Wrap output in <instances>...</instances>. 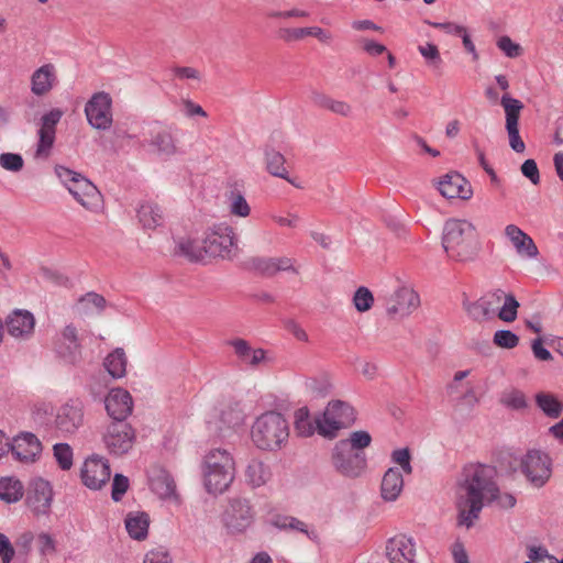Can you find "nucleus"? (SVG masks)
Masks as SVG:
<instances>
[{"mask_svg": "<svg viewBox=\"0 0 563 563\" xmlns=\"http://www.w3.org/2000/svg\"><path fill=\"white\" fill-rule=\"evenodd\" d=\"M139 221L145 229H155L163 222L161 208L153 202H144L137 209Z\"/></svg>", "mask_w": 563, "mask_h": 563, "instance_id": "34", "label": "nucleus"}, {"mask_svg": "<svg viewBox=\"0 0 563 563\" xmlns=\"http://www.w3.org/2000/svg\"><path fill=\"white\" fill-rule=\"evenodd\" d=\"M462 307L474 321L481 322L488 319V309L484 308V298L476 301H470L467 298H464Z\"/></svg>", "mask_w": 563, "mask_h": 563, "instance_id": "42", "label": "nucleus"}, {"mask_svg": "<svg viewBox=\"0 0 563 563\" xmlns=\"http://www.w3.org/2000/svg\"><path fill=\"white\" fill-rule=\"evenodd\" d=\"M24 495V486L15 477H1L0 478V499L8 503H16Z\"/></svg>", "mask_w": 563, "mask_h": 563, "instance_id": "33", "label": "nucleus"}, {"mask_svg": "<svg viewBox=\"0 0 563 563\" xmlns=\"http://www.w3.org/2000/svg\"><path fill=\"white\" fill-rule=\"evenodd\" d=\"M310 99L314 106H317L319 108L328 109V110L330 109V104H332V101H333V99L331 97L327 96L323 92H319L316 90L311 92Z\"/></svg>", "mask_w": 563, "mask_h": 563, "instance_id": "64", "label": "nucleus"}, {"mask_svg": "<svg viewBox=\"0 0 563 563\" xmlns=\"http://www.w3.org/2000/svg\"><path fill=\"white\" fill-rule=\"evenodd\" d=\"M332 464L341 475L356 478L365 472L367 459L364 451H354L345 442H336L332 451Z\"/></svg>", "mask_w": 563, "mask_h": 563, "instance_id": "6", "label": "nucleus"}, {"mask_svg": "<svg viewBox=\"0 0 563 563\" xmlns=\"http://www.w3.org/2000/svg\"><path fill=\"white\" fill-rule=\"evenodd\" d=\"M88 123L97 130H108L112 124V99L107 92L95 93L85 106Z\"/></svg>", "mask_w": 563, "mask_h": 563, "instance_id": "11", "label": "nucleus"}, {"mask_svg": "<svg viewBox=\"0 0 563 563\" xmlns=\"http://www.w3.org/2000/svg\"><path fill=\"white\" fill-rule=\"evenodd\" d=\"M333 415L328 416L325 409L322 416L316 418L317 432L320 435L333 439L338 435V431L344 428V422H339Z\"/></svg>", "mask_w": 563, "mask_h": 563, "instance_id": "39", "label": "nucleus"}, {"mask_svg": "<svg viewBox=\"0 0 563 563\" xmlns=\"http://www.w3.org/2000/svg\"><path fill=\"white\" fill-rule=\"evenodd\" d=\"M442 245L451 258L472 260L478 251L475 227L467 220H448L443 227Z\"/></svg>", "mask_w": 563, "mask_h": 563, "instance_id": "2", "label": "nucleus"}, {"mask_svg": "<svg viewBox=\"0 0 563 563\" xmlns=\"http://www.w3.org/2000/svg\"><path fill=\"white\" fill-rule=\"evenodd\" d=\"M176 256H181L190 262H201L206 257L205 244L201 246L191 240H180L174 250Z\"/></svg>", "mask_w": 563, "mask_h": 563, "instance_id": "35", "label": "nucleus"}, {"mask_svg": "<svg viewBox=\"0 0 563 563\" xmlns=\"http://www.w3.org/2000/svg\"><path fill=\"white\" fill-rule=\"evenodd\" d=\"M295 430L301 437H310L317 431L316 419H310L307 407L299 408L295 412Z\"/></svg>", "mask_w": 563, "mask_h": 563, "instance_id": "40", "label": "nucleus"}, {"mask_svg": "<svg viewBox=\"0 0 563 563\" xmlns=\"http://www.w3.org/2000/svg\"><path fill=\"white\" fill-rule=\"evenodd\" d=\"M126 364L128 358L122 347L114 349L103 361V366L108 374L117 379L125 376Z\"/></svg>", "mask_w": 563, "mask_h": 563, "instance_id": "32", "label": "nucleus"}, {"mask_svg": "<svg viewBox=\"0 0 563 563\" xmlns=\"http://www.w3.org/2000/svg\"><path fill=\"white\" fill-rule=\"evenodd\" d=\"M143 563H173V560L166 550L154 549L145 554Z\"/></svg>", "mask_w": 563, "mask_h": 563, "instance_id": "59", "label": "nucleus"}, {"mask_svg": "<svg viewBox=\"0 0 563 563\" xmlns=\"http://www.w3.org/2000/svg\"><path fill=\"white\" fill-rule=\"evenodd\" d=\"M54 492L51 483L42 477L32 478L25 489V505L35 517L51 512Z\"/></svg>", "mask_w": 563, "mask_h": 563, "instance_id": "8", "label": "nucleus"}, {"mask_svg": "<svg viewBox=\"0 0 563 563\" xmlns=\"http://www.w3.org/2000/svg\"><path fill=\"white\" fill-rule=\"evenodd\" d=\"M520 471L530 485L540 488L551 477L552 460L540 450H530L520 460Z\"/></svg>", "mask_w": 563, "mask_h": 563, "instance_id": "5", "label": "nucleus"}, {"mask_svg": "<svg viewBox=\"0 0 563 563\" xmlns=\"http://www.w3.org/2000/svg\"><path fill=\"white\" fill-rule=\"evenodd\" d=\"M542 339L537 338L532 341L531 349L534 357L539 361H551L552 354L549 350H547L542 344Z\"/></svg>", "mask_w": 563, "mask_h": 563, "instance_id": "61", "label": "nucleus"}, {"mask_svg": "<svg viewBox=\"0 0 563 563\" xmlns=\"http://www.w3.org/2000/svg\"><path fill=\"white\" fill-rule=\"evenodd\" d=\"M266 170L274 177L283 178L295 185L288 177L285 156L273 147L266 146L264 150Z\"/></svg>", "mask_w": 563, "mask_h": 563, "instance_id": "27", "label": "nucleus"}, {"mask_svg": "<svg viewBox=\"0 0 563 563\" xmlns=\"http://www.w3.org/2000/svg\"><path fill=\"white\" fill-rule=\"evenodd\" d=\"M505 235L510 240L519 255H526L529 258H536L539 254L533 240L515 224H508L505 228Z\"/></svg>", "mask_w": 563, "mask_h": 563, "instance_id": "23", "label": "nucleus"}, {"mask_svg": "<svg viewBox=\"0 0 563 563\" xmlns=\"http://www.w3.org/2000/svg\"><path fill=\"white\" fill-rule=\"evenodd\" d=\"M150 145L154 147L156 154L170 157L178 153L177 140L170 128L161 122H153L150 124Z\"/></svg>", "mask_w": 563, "mask_h": 563, "instance_id": "19", "label": "nucleus"}, {"mask_svg": "<svg viewBox=\"0 0 563 563\" xmlns=\"http://www.w3.org/2000/svg\"><path fill=\"white\" fill-rule=\"evenodd\" d=\"M418 49L428 64L434 66H439L441 64V56L437 45L427 43L426 45H420Z\"/></svg>", "mask_w": 563, "mask_h": 563, "instance_id": "55", "label": "nucleus"}, {"mask_svg": "<svg viewBox=\"0 0 563 563\" xmlns=\"http://www.w3.org/2000/svg\"><path fill=\"white\" fill-rule=\"evenodd\" d=\"M420 306L418 294L410 287L400 286L386 300V311L391 318H405Z\"/></svg>", "mask_w": 563, "mask_h": 563, "instance_id": "13", "label": "nucleus"}, {"mask_svg": "<svg viewBox=\"0 0 563 563\" xmlns=\"http://www.w3.org/2000/svg\"><path fill=\"white\" fill-rule=\"evenodd\" d=\"M493 342L498 347L510 350L519 344V336L510 330H498L494 333Z\"/></svg>", "mask_w": 563, "mask_h": 563, "instance_id": "47", "label": "nucleus"}, {"mask_svg": "<svg viewBox=\"0 0 563 563\" xmlns=\"http://www.w3.org/2000/svg\"><path fill=\"white\" fill-rule=\"evenodd\" d=\"M150 517L146 512H131L125 518V529L134 540H145L148 534Z\"/></svg>", "mask_w": 563, "mask_h": 563, "instance_id": "28", "label": "nucleus"}, {"mask_svg": "<svg viewBox=\"0 0 563 563\" xmlns=\"http://www.w3.org/2000/svg\"><path fill=\"white\" fill-rule=\"evenodd\" d=\"M9 452L18 462L34 463L40 457L42 444L35 434L23 432L13 438Z\"/></svg>", "mask_w": 563, "mask_h": 563, "instance_id": "16", "label": "nucleus"}, {"mask_svg": "<svg viewBox=\"0 0 563 563\" xmlns=\"http://www.w3.org/2000/svg\"><path fill=\"white\" fill-rule=\"evenodd\" d=\"M500 104L505 110V128L509 139V146L516 153H523L526 145L519 134V119L520 112L525 106L520 100L511 97L509 93H505L501 97Z\"/></svg>", "mask_w": 563, "mask_h": 563, "instance_id": "10", "label": "nucleus"}, {"mask_svg": "<svg viewBox=\"0 0 563 563\" xmlns=\"http://www.w3.org/2000/svg\"><path fill=\"white\" fill-rule=\"evenodd\" d=\"M129 488V478L122 474H115L112 482L111 497L120 501Z\"/></svg>", "mask_w": 563, "mask_h": 563, "instance_id": "52", "label": "nucleus"}, {"mask_svg": "<svg viewBox=\"0 0 563 563\" xmlns=\"http://www.w3.org/2000/svg\"><path fill=\"white\" fill-rule=\"evenodd\" d=\"M274 525L283 530H296L306 533L308 537H310L307 526L303 521L291 517V516H280L277 517L274 521Z\"/></svg>", "mask_w": 563, "mask_h": 563, "instance_id": "48", "label": "nucleus"}, {"mask_svg": "<svg viewBox=\"0 0 563 563\" xmlns=\"http://www.w3.org/2000/svg\"><path fill=\"white\" fill-rule=\"evenodd\" d=\"M225 196L228 208L232 216L240 218H246L250 216L251 207L241 190L233 188L228 191Z\"/></svg>", "mask_w": 563, "mask_h": 563, "instance_id": "36", "label": "nucleus"}, {"mask_svg": "<svg viewBox=\"0 0 563 563\" xmlns=\"http://www.w3.org/2000/svg\"><path fill=\"white\" fill-rule=\"evenodd\" d=\"M107 307V300L103 296L90 291L81 296L76 303V312L79 318L86 320L100 316Z\"/></svg>", "mask_w": 563, "mask_h": 563, "instance_id": "24", "label": "nucleus"}, {"mask_svg": "<svg viewBox=\"0 0 563 563\" xmlns=\"http://www.w3.org/2000/svg\"><path fill=\"white\" fill-rule=\"evenodd\" d=\"M353 303L358 312H366L374 303L373 294L367 287L361 286L354 292Z\"/></svg>", "mask_w": 563, "mask_h": 563, "instance_id": "46", "label": "nucleus"}, {"mask_svg": "<svg viewBox=\"0 0 563 563\" xmlns=\"http://www.w3.org/2000/svg\"><path fill=\"white\" fill-rule=\"evenodd\" d=\"M233 346L236 356L241 362L256 366L265 358V351L263 349H252L247 341L243 339H235L230 342Z\"/></svg>", "mask_w": 563, "mask_h": 563, "instance_id": "29", "label": "nucleus"}, {"mask_svg": "<svg viewBox=\"0 0 563 563\" xmlns=\"http://www.w3.org/2000/svg\"><path fill=\"white\" fill-rule=\"evenodd\" d=\"M54 456L63 470H70V446L67 443L55 444Z\"/></svg>", "mask_w": 563, "mask_h": 563, "instance_id": "51", "label": "nucleus"}, {"mask_svg": "<svg viewBox=\"0 0 563 563\" xmlns=\"http://www.w3.org/2000/svg\"><path fill=\"white\" fill-rule=\"evenodd\" d=\"M203 244L205 253L211 257L232 258L235 255L234 231L227 224L214 225L207 233Z\"/></svg>", "mask_w": 563, "mask_h": 563, "instance_id": "7", "label": "nucleus"}, {"mask_svg": "<svg viewBox=\"0 0 563 563\" xmlns=\"http://www.w3.org/2000/svg\"><path fill=\"white\" fill-rule=\"evenodd\" d=\"M519 302L512 294L505 296L503 306L497 316L505 322H512L517 319Z\"/></svg>", "mask_w": 563, "mask_h": 563, "instance_id": "43", "label": "nucleus"}, {"mask_svg": "<svg viewBox=\"0 0 563 563\" xmlns=\"http://www.w3.org/2000/svg\"><path fill=\"white\" fill-rule=\"evenodd\" d=\"M404 488V478L396 467L388 468L382 479L380 494L384 500L395 501Z\"/></svg>", "mask_w": 563, "mask_h": 563, "instance_id": "25", "label": "nucleus"}, {"mask_svg": "<svg viewBox=\"0 0 563 563\" xmlns=\"http://www.w3.org/2000/svg\"><path fill=\"white\" fill-rule=\"evenodd\" d=\"M104 407L111 422H126V418L132 413L133 399L130 393L123 388H112L104 399Z\"/></svg>", "mask_w": 563, "mask_h": 563, "instance_id": "17", "label": "nucleus"}, {"mask_svg": "<svg viewBox=\"0 0 563 563\" xmlns=\"http://www.w3.org/2000/svg\"><path fill=\"white\" fill-rule=\"evenodd\" d=\"M73 198L89 211H96L101 207V194L98 188L76 172H73Z\"/></svg>", "mask_w": 563, "mask_h": 563, "instance_id": "18", "label": "nucleus"}, {"mask_svg": "<svg viewBox=\"0 0 563 563\" xmlns=\"http://www.w3.org/2000/svg\"><path fill=\"white\" fill-rule=\"evenodd\" d=\"M0 166L9 172H20L24 166L23 157L16 153L0 154Z\"/></svg>", "mask_w": 563, "mask_h": 563, "instance_id": "49", "label": "nucleus"}, {"mask_svg": "<svg viewBox=\"0 0 563 563\" xmlns=\"http://www.w3.org/2000/svg\"><path fill=\"white\" fill-rule=\"evenodd\" d=\"M417 556L416 543L406 534L389 538L385 544V558L388 563H415Z\"/></svg>", "mask_w": 563, "mask_h": 563, "instance_id": "15", "label": "nucleus"}, {"mask_svg": "<svg viewBox=\"0 0 563 563\" xmlns=\"http://www.w3.org/2000/svg\"><path fill=\"white\" fill-rule=\"evenodd\" d=\"M37 548L42 555L47 556L52 555L56 551L55 540L45 532H42L37 536Z\"/></svg>", "mask_w": 563, "mask_h": 563, "instance_id": "57", "label": "nucleus"}, {"mask_svg": "<svg viewBox=\"0 0 563 563\" xmlns=\"http://www.w3.org/2000/svg\"><path fill=\"white\" fill-rule=\"evenodd\" d=\"M272 476L269 466L261 460H252L245 470V479L253 488L265 485Z\"/></svg>", "mask_w": 563, "mask_h": 563, "instance_id": "31", "label": "nucleus"}, {"mask_svg": "<svg viewBox=\"0 0 563 563\" xmlns=\"http://www.w3.org/2000/svg\"><path fill=\"white\" fill-rule=\"evenodd\" d=\"M339 442H345L347 448L354 451H363L371 445L372 437L367 431L358 430L353 431L347 439L340 440Z\"/></svg>", "mask_w": 563, "mask_h": 563, "instance_id": "45", "label": "nucleus"}, {"mask_svg": "<svg viewBox=\"0 0 563 563\" xmlns=\"http://www.w3.org/2000/svg\"><path fill=\"white\" fill-rule=\"evenodd\" d=\"M333 415L328 416L325 409L322 416L316 418L317 432L320 435L333 439L338 435V431L344 428V422H339Z\"/></svg>", "mask_w": 563, "mask_h": 563, "instance_id": "38", "label": "nucleus"}, {"mask_svg": "<svg viewBox=\"0 0 563 563\" xmlns=\"http://www.w3.org/2000/svg\"><path fill=\"white\" fill-rule=\"evenodd\" d=\"M251 266L256 272L266 276H274L276 274L274 257H254L251 260Z\"/></svg>", "mask_w": 563, "mask_h": 563, "instance_id": "50", "label": "nucleus"}, {"mask_svg": "<svg viewBox=\"0 0 563 563\" xmlns=\"http://www.w3.org/2000/svg\"><path fill=\"white\" fill-rule=\"evenodd\" d=\"M110 476L108 460L98 454L87 457L80 471L82 484L92 490L101 489L109 482Z\"/></svg>", "mask_w": 563, "mask_h": 563, "instance_id": "12", "label": "nucleus"}, {"mask_svg": "<svg viewBox=\"0 0 563 563\" xmlns=\"http://www.w3.org/2000/svg\"><path fill=\"white\" fill-rule=\"evenodd\" d=\"M63 111L53 109L45 113L41 119V128L38 130V142L36 155L47 154L55 141V126L60 121Z\"/></svg>", "mask_w": 563, "mask_h": 563, "instance_id": "20", "label": "nucleus"}, {"mask_svg": "<svg viewBox=\"0 0 563 563\" xmlns=\"http://www.w3.org/2000/svg\"><path fill=\"white\" fill-rule=\"evenodd\" d=\"M497 46L501 49L507 57L515 58L521 54V47L519 44L511 41L509 36H501L497 41Z\"/></svg>", "mask_w": 563, "mask_h": 563, "instance_id": "53", "label": "nucleus"}, {"mask_svg": "<svg viewBox=\"0 0 563 563\" xmlns=\"http://www.w3.org/2000/svg\"><path fill=\"white\" fill-rule=\"evenodd\" d=\"M253 510L246 499H232L223 514V522L232 533L245 531L253 522Z\"/></svg>", "mask_w": 563, "mask_h": 563, "instance_id": "14", "label": "nucleus"}, {"mask_svg": "<svg viewBox=\"0 0 563 563\" xmlns=\"http://www.w3.org/2000/svg\"><path fill=\"white\" fill-rule=\"evenodd\" d=\"M277 36L279 40L290 43L302 40L306 34V27L291 29V27H280L277 31Z\"/></svg>", "mask_w": 563, "mask_h": 563, "instance_id": "54", "label": "nucleus"}, {"mask_svg": "<svg viewBox=\"0 0 563 563\" xmlns=\"http://www.w3.org/2000/svg\"><path fill=\"white\" fill-rule=\"evenodd\" d=\"M136 439L135 430L128 422H111L103 434V442L110 454H126Z\"/></svg>", "mask_w": 563, "mask_h": 563, "instance_id": "9", "label": "nucleus"}, {"mask_svg": "<svg viewBox=\"0 0 563 563\" xmlns=\"http://www.w3.org/2000/svg\"><path fill=\"white\" fill-rule=\"evenodd\" d=\"M537 407L549 418L556 419L563 412V401L549 391H540L534 396Z\"/></svg>", "mask_w": 563, "mask_h": 563, "instance_id": "30", "label": "nucleus"}, {"mask_svg": "<svg viewBox=\"0 0 563 563\" xmlns=\"http://www.w3.org/2000/svg\"><path fill=\"white\" fill-rule=\"evenodd\" d=\"M520 169L522 175L527 177L533 185H538L540 183V173L534 159H526L522 163Z\"/></svg>", "mask_w": 563, "mask_h": 563, "instance_id": "58", "label": "nucleus"}, {"mask_svg": "<svg viewBox=\"0 0 563 563\" xmlns=\"http://www.w3.org/2000/svg\"><path fill=\"white\" fill-rule=\"evenodd\" d=\"M69 327H66L62 336L55 342V351L59 356L66 357L70 353V346L67 341L70 340L68 335Z\"/></svg>", "mask_w": 563, "mask_h": 563, "instance_id": "63", "label": "nucleus"}, {"mask_svg": "<svg viewBox=\"0 0 563 563\" xmlns=\"http://www.w3.org/2000/svg\"><path fill=\"white\" fill-rule=\"evenodd\" d=\"M438 189L446 199L461 198L467 200L473 195L471 184L459 173L445 175L439 181Z\"/></svg>", "mask_w": 563, "mask_h": 563, "instance_id": "21", "label": "nucleus"}, {"mask_svg": "<svg viewBox=\"0 0 563 563\" xmlns=\"http://www.w3.org/2000/svg\"><path fill=\"white\" fill-rule=\"evenodd\" d=\"M289 426L277 411H267L255 419L251 428L254 445L264 451L280 450L288 441Z\"/></svg>", "mask_w": 563, "mask_h": 563, "instance_id": "3", "label": "nucleus"}, {"mask_svg": "<svg viewBox=\"0 0 563 563\" xmlns=\"http://www.w3.org/2000/svg\"><path fill=\"white\" fill-rule=\"evenodd\" d=\"M5 325L10 335L27 339L33 333L35 319L30 311L16 309L8 316Z\"/></svg>", "mask_w": 563, "mask_h": 563, "instance_id": "22", "label": "nucleus"}, {"mask_svg": "<svg viewBox=\"0 0 563 563\" xmlns=\"http://www.w3.org/2000/svg\"><path fill=\"white\" fill-rule=\"evenodd\" d=\"M429 25L443 30L448 34L460 35L466 29L463 25L455 24L453 22H428Z\"/></svg>", "mask_w": 563, "mask_h": 563, "instance_id": "62", "label": "nucleus"}, {"mask_svg": "<svg viewBox=\"0 0 563 563\" xmlns=\"http://www.w3.org/2000/svg\"><path fill=\"white\" fill-rule=\"evenodd\" d=\"M500 402L510 409L520 410L527 407L525 394L519 389H510L503 393Z\"/></svg>", "mask_w": 563, "mask_h": 563, "instance_id": "44", "label": "nucleus"}, {"mask_svg": "<svg viewBox=\"0 0 563 563\" xmlns=\"http://www.w3.org/2000/svg\"><path fill=\"white\" fill-rule=\"evenodd\" d=\"M496 470L484 464H467L457 481L459 523L472 527L485 503L495 501L498 486Z\"/></svg>", "mask_w": 563, "mask_h": 563, "instance_id": "1", "label": "nucleus"}, {"mask_svg": "<svg viewBox=\"0 0 563 563\" xmlns=\"http://www.w3.org/2000/svg\"><path fill=\"white\" fill-rule=\"evenodd\" d=\"M14 548L9 538L0 532V558L2 563H10L14 556Z\"/></svg>", "mask_w": 563, "mask_h": 563, "instance_id": "60", "label": "nucleus"}, {"mask_svg": "<svg viewBox=\"0 0 563 563\" xmlns=\"http://www.w3.org/2000/svg\"><path fill=\"white\" fill-rule=\"evenodd\" d=\"M234 475V461L227 450H211L205 456L203 478L206 489L209 493H223L233 482Z\"/></svg>", "mask_w": 563, "mask_h": 563, "instance_id": "4", "label": "nucleus"}, {"mask_svg": "<svg viewBox=\"0 0 563 563\" xmlns=\"http://www.w3.org/2000/svg\"><path fill=\"white\" fill-rule=\"evenodd\" d=\"M391 460L394 463L400 465L401 470L406 474H410L412 472L410 452L407 448L395 450L391 454Z\"/></svg>", "mask_w": 563, "mask_h": 563, "instance_id": "56", "label": "nucleus"}, {"mask_svg": "<svg viewBox=\"0 0 563 563\" xmlns=\"http://www.w3.org/2000/svg\"><path fill=\"white\" fill-rule=\"evenodd\" d=\"M332 413L339 422H344V428L350 427L355 421L354 409L345 401H330L327 406V415L331 416Z\"/></svg>", "mask_w": 563, "mask_h": 563, "instance_id": "37", "label": "nucleus"}, {"mask_svg": "<svg viewBox=\"0 0 563 563\" xmlns=\"http://www.w3.org/2000/svg\"><path fill=\"white\" fill-rule=\"evenodd\" d=\"M55 68L52 64H46L36 69L31 77V90L36 96L46 95L54 85Z\"/></svg>", "mask_w": 563, "mask_h": 563, "instance_id": "26", "label": "nucleus"}, {"mask_svg": "<svg viewBox=\"0 0 563 563\" xmlns=\"http://www.w3.org/2000/svg\"><path fill=\"white\" fill-rule=\"evenodd\" d=\"M151 486L161 498H170L175 495L176 484L167 473H162L154 477Z\"/></svg>", "mask_w": 563, "mask_h": 563, "instance_id": "41", "label": "nucleus"}]
</instances>
